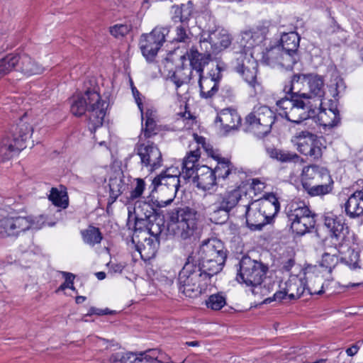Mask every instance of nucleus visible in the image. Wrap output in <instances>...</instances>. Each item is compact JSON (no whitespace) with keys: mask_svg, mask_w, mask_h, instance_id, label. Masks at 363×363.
Wrapping results in <instances>:
<instances>
[{"mask_svg":"<svg viewBox=\"0 0 363 363\" xmlns=\"http://www.w3.org/2000/svg\"><path fill=\"white\" fill-rule=\"evenodd\" d=\"M223 243L211 238L202 242L198 254L188 256L178 277L179 291L189 298L198 297L211 285L213 277L224 266L227 254Z\"/></svg>","mask_w":363,"mask_h":363,"instance_id":"obj_1","label":"nucleus"},{"mask_svg":"<svg viewBox=\"0 0 363 363\" xmlns=\"http://www.w3.org/2000/svg\"><path fill=\"white\" fill-rule=\"evenodd\" d=\"M242 208L245 211L247 226L252 230H260L269 223L279 212L280 204L274 194L252 200L249 194Z\"/></svg>","mask_w":363,"mask_h":363,"instance_id":"obj_2","label":"nucleus"},{"mask_svg":"<svg viewBox=\"0 0 363 363\" xmlns=\"http://www.w3.org/2000/svg\"><path fill=\"white\" fill-rule=\"evenodd\" d=\"M247 195L248 193L241 186L216 194L213 196V202L206 207V213L212 222L221 223L235 206L242 207L244 202L247 201Z\"/></svg>","mask_w":363,"mask_h":363,"instance_id":"obj_3","label":"nucleus"},{"mask_svg":"<svg viewBox=\"0 0 363 363\" xmlns=\"http://www.w3.org/2000/svg\"><path fill=\"white\" fill-rule=\"evenodd\" d=\"M87 110L90 128L95 130L101 126L106 116L104 103L96 91L89 89L74 98L71 104V112L76 116H82Z\"/></svg>","mask_w":363,"mask_h":363,"instance_id":"obj_4","label":"nucleus"},{"mask_svg":"<svg viewBox=\"0 0 363 363\" xmlns=\"http://www.w3.org/2000/svg\"><path fill=\"white\" fill-rule=\"evenodd\" d=\"M32 127L22 118L11 130L0 138V162L10 160L15 154L23 150L26 140L30 138Z\"/></svg>","mask_w":363,"mask_h":363,"instance_id":"obj_5","label":"nucleus"},{"mask_svg":"<svg viewBox=\"0 0 363 363\" xmlns=\"http://www.w3.org/2000/svg\"><path fill=\"white\" fill-rule=\"evenodd\" d=\"M306 84L308 87L307 100L311 101L313 104H318L319 119L323 121L324 125L334 126L340 121L337 109L322 108L323 99L325 96V84L323 77L315 74H306Z\"/></svg>","mask_w":363,"mask_h":363,"instance_id":"obj_6","label":"nucleus"},{"mask_svg":"<svg viewBox=\"0 0 363 363\" xmlns=\"http://www.w3.org/2000/svg\"><path fill=\"white\" fill-rule=\"evenodd\" d=\"M276 118V113L269 106H255L245 118V131L262 138L271 132Z\"/></svg>","mask_w":363,"mask_h":363,"instance_id":"obj_7","label":"nucleus"},{"mask_svg":"<svg viewBox=\"0 0 363 363\" xmlns=\"http://www.w3.org/2000/svg\"><path fill=\"white\" fill-rule=\"evenodd\" d=\"M169 218L174 235L182 240L193 236L197 229L198 213L189 207L173 209Z\"/></svg>","mask_w":363,"mask_h":363,"instance_id":"obj_8","label":"nucleus"},{"mask_svg":"<svg viewBox=\"0 0 363 363\" xmlns=\"http://www.w3.org/2000/svg\"><path fill=\"white\" fill-rule=\"evenodd\" d=\"M30 228H38L34 217L13 216L0 209V237H16Z\"/></svg>","mask_w":363,"mask_h":363,"instance_id":"obj_9","label":"nucleus"},{"mask_svg":"<svg viewBox=\"0 0 363 363\" xmlns=\"http://www.w3.org/2000/svg\"><path fill=\"white\" fill-rule=\"evenodd\" d=\"M257 62L252 52H240L236 57L234 65L235 71L253 90L255 94L262 91L261 83L257 80Z\"/></svg>","mask_w":363,"mask_h":363,"instance_id":"obj_10","label":"nucleus"},{"mask_svg":"<svg viewBox=\"0 0 363 363\" xmlns=\"http://www.w3.org/2000/svg\"><path fill=\"white\" fill-rule=\"evenodd\" d=\"M169 33L167 26H156L150 33L142 34L139 40L141 52L147 61L152 62L166 41Z\"/></svg>","mask_w":363,"mask_h":363,"instance_id":"obj_11","label":"nucleus"},{"mask_svg":"<svg viewBox=\"0 0 363 363\" xmlns=\"http://www.w3.org/2000/svg\"><path fill=\"white\" fill-rule=\"evenodd\" d=\"M268 268L262 262L243 257L240 262V270L237 279L247 286L260 285L266 277Z\"/></svg>","mask_w":363,"mask_h":363,"instance_id":"obj_12","label":"nucleus"},{"mask_svg":"<svg viewBox=\"0 0 363 363\" xmlns=\"http://www.w3.org/2000/svg\"><path fill=\"white\" fill-rule=\"evenodd\" d=\"M323 223L329 233V238L325 240L328 242L337 247L346 245L349 228L342 217L327 212L323 215Z\"/></svg>","mask_w":363,"mask_h":363,"instance_id":"obj_13","label":"nucleus"},{"mask_svg":"<svg viewBox=\"0 0 363 363\" xmlns=\"http://www.w3.org/2000/svg\"><path fill=\"white\" fill-rule=\"evenodd\" d=\"M137 155L140 157V164L146 167L149 171H154L162 166V157L160 149L153 143L143 141V138H139L135 147Z\"/></svg>","mask_w":363,"mask_h":363,"instance_id":"obj_14","label":"nucleus"},{"mask_svg":"<svg viewBox=\"0 0 363 363\" xmlns=\"http://www.w3.org/2000/svg\"><path fill=\"white\" fill-rule=\"evenodd\" d=\"M308 98V95L306 94L298 96V100L285 118L298 124L304 120L315 117L316 115L319 116L318 104H313L311 101L307 100Z\"/></svg>","mask_w":363,"mask_h":363,"instance_id":"obj_15","label":"nucleus"},{"mask_svg":"<svg viewBox=\"0 0 363 363\" xmlns=\"http://www.w3.org/2000/svg\"><path fill=\"white\" fill-rule=\"evenodd\" d=\"M180 174V172L177 169L170 167L152 180V184L155 189L161 186L162 190H163L164 188H166L171 194V198L166 201L158 202L157 206L159 207H164L172 202L180 186V181L178 177V174Z\"/></svg>","mask_w":363,"mask_h":363,"instance_id":"obj_16","label":"nucleus"},{"mask_svg":"<svg viewBox=\"0 0 363 363\" xmlns=\"http://www.w3.org/2000/svg\"><path fill=\"white\" fill-rule=\"evenodd\" d=\"M269 26V21H263L252 28L244 31L240 40V45L243 49L240 52H252L251 50L253 48L260 45L266 40Z\"/></svg>","mask_w":363,"mask_h":363,"instance_id":"obj_17","label":"nucleus"},{"mask_svg":"<svg viewBox=\"0 0 363 363\" xmlns=\"http://www.w3.org/2000/svg\"><path fill=\"white\" fill-rule=\"evenodd\" d=\"M156 228L157 230L151 233L150 231L143 232L142 237L138 238L134 242L136 243V250L145 261L154 258L159 248V235L161 230L158 225H156Z\"/></svg>","mask_w":363,"mask_h":363,"instance_id":"obj_18","label":"nucleus"},{"mask_svg":"<svg viewBox=\"0 0 363 363\" xmlns=\"http://www.w3.org/2000/svg\"><path fill=\"white\" fill-rule=\"evenodd\" d=\"M305 280L296 275H291L285 281H281L279 290L274 295L275 301H281L286 296L289 299H296L301 297L306 289Z\"/></svg>","mask_w":363,"mask_h":363,"instance_id":"obj_19","label":"nucleus"},{"mask_svg":"<svg viewBox=\"0 0 363 363\" xmlns=\"http://www.w3.org/2000/svg\"><path fill=\"white\" fill-rule=\"evenodd\" d=\"M262 61L271 67H281L286 69H292L297 62L278 44L266 49L263 52Z\"/></svg>","mask_w":363,"mask_h":363,"instance_id":"obj_20","label":"nucleus"},{"mask_svg":"<svg viewBox=\"0 0 363 363\" xmlns=\"http://www.w3.org/2000/svg\"><path fill=\"white\" fill-rule=\"evenodd\" d=\"M194 182L196 186L203 191L213 189L216 185V176L213 169L208 166L202 165L196 168L194 177Z\"/></svg>","mask_w":363,"mask_h":363,"instance_id":"obj_21","label":"nucleus"},{"mask_svg":"<svg viewBox=\"0 0 363 363\" xmlns=\"http://www.w3.org/2000/svg\"><path fill=\"white\" fill-rule=\"evenodd\" d=\"M344 246H335L333 245L327 240L325 241V252L322 255L321 259L320 261V265L331 272L333 269L337 264L340 258L339 255L342 254L344 252L342 248Z\"/></svg>","mask_w":363,"mask_h":363,"instance_id":"obj_22","label":"nucleus"},{"mask_svg":"<svg viewBox=\"0 0 363 363\" xmlns=\"http://www.w3.org/2000/svg\"><path fill=\"white\" fill-rule=\"evenodd\" d=\"M108 203L111 204L125 190L126 183L124 181L123 172L119 169L113 172L109 178Z\"/></svg>","mask_w":363,"mask_h":363,"instance_id":"obj_23","label":"nucleus"},{"mask_svg":"<svg viewBox=\"0 0 363 363\" xmlns=\"http://www.w3.org/2000/svg\"><path fill=\"white\" fill-rule=\"evenodd\" d=\"M300 36L296 32L284 33L281 35L278 44L287 54L298 62L299 57L298 48L299 47Z\"/></svg>","mask_w":363,"mask_h":363,"instance_id":"obj_24","label":"nucleus"},{"mask_svg":"<svg viewBox=\"0 0 363 363\" xmlns=\"http://www.w3.org/2000/svg\"><path fill=\"white\" fill-rule=\"evenodd\" d=\"M215 122L220 123L223 128L228 132L238 128L241 123V118L235 110L225 108L218 114Z\"/></svg>","mask_w":363,"mask_h":363,"instance_id":"obj_25","label":"nucleus"},{"mask_svg":"<svg viewBox=\"0 0 363 363\" xmlns=\"http://www.w3.org/2000/svg\"><path fill=\"white\" fill-rule=\"evenodd\" d=\"M303 186L307 182L314 180L315 183L321 181H331V176L327 169L317 165H309L303 169L301 174Z\"/></svg>","mask_w":363,"mask_h":363,"instance_id":"obj_26","label":"nucleus"},{"mask_svg":"<svg viewBox=\"0 0 363 363\" xmlns=\"http://www.w3.org/2000/svg\"><path fill=\"white\" fill-rule=\"evenodd\" d=\"M18 62L16 71L21 72L26 76L40 74L43 72L44 67L27 55H18Z\"/></svg>","mask_w":363,"mask_h":363,"instance_id":"obj_27","label":"nucleus"},{"mask_svg":"<svg viewBox=\"0 0 363 363\" xmlns=\"http://www.w3.org/2000/svg\"><path fill=\"white\" fill-rule=\"evenodd\" d=\"M187 55L190 62L188 66L192 67V71L194 70L199 77H201L205 65L208 63L210 59L208 48H206L205 53H201L197 50L191 48Z\"/></svg>","mask_w":363,"mask_h":363,"instance_id":"obj_28","label":"nucleus"},{"mask_svg":"<svg viewBox=\"0 0 363 363\" xmlns=\"http://www.w3.org/2000/svg\"><path fill=\"white\" fill-rule=\"evenodd\" d=\"M345 212L350 218L363 215V189L354 192L345 204Z\"/></svg>","mask_w":363,"mask_h":363,"instance_id":"obj_29","label":"nucleus"},{"mask_svg":"<svg viewBox=\"0 0 363 363\" xmlns=\"http://www.w3.org/2000/svg\"><path fill=\"white\" fill-rule=\"evenodd\" d=\"M211 47L215 51L227 48L231 43V37L228 31L223 28H218L208 34Z\"/></svg>","mask_w":363,"mask_h":363,"instance_id":"obj_30","label":"nucleus"},{"mask_svg":"<svg viewBox=\"0 0 363 363\" xmlns=\"http://www.w3.org/2000/svg\"><path fill=\"white\" fill-rule=\"evenodd\" d=\"M220 77H199V85L200 88V96L203 99L212 98L218 90V81Z\"/></svg>","mask_w":363,"mask_h":363,"instance_id":"obj_31","label":"nucleus"},{"mask_svg":"<svg viewBox=\"0 0 363 363\" xmlns=\"http://www.w3.org/2000/svg\"><path fill=\"white\" fill-rule=\"evenodd\" d=\"M200 156V147H198L196 150H191L184 157L182 162V174L185 179H189L194 177L196 172V168L199 167L198 165H196V163L198 162Z\"/></svg>","mask_w":363,"mask_h":363,"instance_id":"obj_32","label":"nucleus"},{"mask_svg":"<svg viewBox=\"0 0 363 363\" xmlns=\"http://www.w3.org/2000/svg\"><path fill=\"white\" fill-rule=\"evenodd\" d=\"M266 151L270 158L276 160L280 162H303V158H301L298 154L294 152L277 149L275 147H267Z\"/></svg>","mask_w":363,"mask_h":363,"instance_id":"obj_33","label":"nucleus"},{"mask_svg":"<svg viewBox=\"0 0 363 363\" xmlns=\"http://www.w3.org/2000/svg\"><path fill=\"white\" fill-rule=\"evenodd\" d=\"M289 221H294L303 217H314L309 208L304 202H292L286 208Z\"/></svg>","mask_w":363,"mask_h":363,"instance_id":"obj_34","label":"nucleus"},{"mask_svg":"<svg viewBox=\"0 0 363 363\" xmlns=\"http://www.w3.org/2000/svg\"><path fill=\"white\" fill-rule=\"evenodd\" d=\"M193 10V4L190 1L187 4L181 6L174 5L170 11L171 19L174 23H189Z\"/></svg>","mask_w":363,"mask_h":363,"instance_id":"obj_35","label":"nucleus"},{"mask_svg":"<svg viewBox=\"0 0 363 363\" xmlns=\"http://www.w3.org/2000/svg\"><path fill=\"white\" fill-rule=\"evenodd\" d=\"M316 135L308 130L298 131L293 136L291 142L296 146V150L303 154L306 149L308 150L309 144L315 140Z\"/></svg>","mask_w":363,"mask_h":363,"instance_id":"obj_36","label":"nucleus"},{"mask_svg":"<svg viewBox=\"0 0 363 363\" xmlns=\"http://www.w3.org/2000/svg\"><path fill=\"white\" fill-rule=\"evenodd\" d=\"M304 83H306V74H294L289 84H286L284 87V91L286 94H292L294 96L303 95L301 92Z\"/></svg>","mask_w":363,"mask_h":363,"instance_id":"obj_37","label":"nucleus"},{"mask_svg":"<svg viewBox=\"0 0 363 363\" xmlns=\"http://www.w3.org/2000/svg\"><path fill=\"white\" fill-rule=\"evenodd\" d=\"M192 73V67H189L188 65L183 64L176 69L171 77V80L176 85L177 88H179L182 84L189 82Z\"/></svg>","mask_w":363,"mask_h":363,"instance_id":"obj_38","label":"nucleus"},{"mask_svg":"<svg viewBox=\"0 0 363 363\" xmlns=\"http://www.w3.org/2000/svg\"><path fill=\"white\" fill-rule=\"evenodd\" d=\"M83 242L90 246L101 243L103 235L99 228L89 225L86 229L81 230Z\"/></svg>","mask_w":363,"mask_h":363,"instance_id":"obj_39","label":"nucleus"},{"mask_svg":"<svg viewBox=\"0 0 363 363\" xmlns=\"http://www.w3.org/2000/svg\"><path fill=\"white\" fill-rule=\"evenodd\" d=\"M134 215L140 220H143V218L152 220V218H155V209L149 202L138 201L135 203Z\"/></svg>","mask_w":363,"mask_h":363,"instance_id":"obj_40","label":"nucleus"},{"mask_svg":"<svg viewBox=\"0 0 363 363\" xmlns=\"http://www.w3.org/2000/svg\"><path fill=\"white\" fill-rule=\"evenodd\" d=\"M289 222L292 231L298 235L306 234L311 228L314 227L315 223L314 217H303V218Z\"/></svg>","mask_w":363,"mask_h":363,"instance_id":"obj_41","label":"nucleus"},{"mask_svg":"<svg viewBox=\"0 0 363 363\" xmlns=\"http://www.w3.org/2000/svg\"><path fill=\"white\" fill-rule=\"evenodd\" d=\"M152 220H147L143 218V220H140L139 217L135 216L134 233L132 238L133 242H135L138 238L142 237L143 232L150 231V233L154 232L153 228L156 225L152 223Z\"/></svg>","mask_w":363,"mask_h":363,"instance_id":"obj_42","label":"nucleus"},{"mask_svg":"<svg viewBox=\"0 0 363 363\" xmlns=\"http://www.w3.org/2000/svg\"><path fill=\"white\" fill-rule=\"evenodd\" d=\"M213 157L217 161V165L213 169L215 172L216 178L226 179L228 174L233 167L231 162L225 157H223L218 155L213 156Z\"/></svg>","mask_w":363,"mask_h":363,"instance_id":"obj_43","label":"nucleus"},{"mask_svg":"<svg viewBox=\"0 0 363 363\" xmlns=\"http://www.w3.org/2000/svg\"><path fill=\"white\" fill-rule=\"evenodd\" d=\"M325 148L318 137L309 144L308 150L306 149L302 155L307 157L308 160L313 162L318 161L323 156V149Z\"/></svg>","mask_w":363,"mask_h":363,"instance_id":"obj_44","label":"nucleus"},{"mask_svg":"<svg viewBox=\"0 0 363 363\" xmlns=\"http://www.w3.org/2000/svg\"><path fill=\"white\" fill-rule=\"evenodd\" d=\"M325 148L318 137L309 144L308 150L306 149L302 155L307 157L308 160L313 162L318 161L323 156V149Z\"/></svg>","mask_w":363,"mask_h":363,"instance_id":"obj_45","label":"nucleus"},{"mask_svg":"<svg viewBox=\"0 0 363 363\" xmlns=\"http://www.w3.org/2000/svg\"><path fill=\"white\" fill-rule=\"evenodd\" d=\"M333 181H321L315 183V185L306 187L308 194L312 196H324L330 193L333 190Z\"/></svg>","mask_w":363,"mask_h":363,"instance_id":"obj_46","label":"nucleus"},{"mask_svg":"<svg viewBox=\"0 0 363 363\" xmlns=\"http://www.w3.org/2000/svg\"><path fill=\"white\" fill-rule=\"evenodd\" d=\"M18 55L9 54L0 60V78L18 67Z\"/></svg>","mask_w":363,"mask_h":363,"instance_id":"obj_47","label":"nucleus"},{"mask_svg":"<svg viewBox=\"0 0 363 363\" xmlns=\"http://www.w3.org/2000/svg\"><path fill=\"white\" fill-rule=\"evenodd\" d=\"M290 95V99L285 96L278 100L276 103V105L278 107V111H279V115L284 118L288 114L289 111L291 110V108L294 107L296 100H298V96H294L292 94Z\"/></svg>","mask_w":363,"mask_h":363,"instance_id":"obj_48","label":"nucleus"},{"mask_svg":"<svg viewBox=\"0 0 363 363\" xmlns=\"http://www.w3.org/2000/svg\"><path fill=\"white\" fill-rule=\"evenodd\" d=\"M49 199L57 206L65 208L68 206V197L67 193L62 191H58L52 188L50 191Z\"/></svg>","mask_w":363,"mask_h":363,"instance_id":"obj_49","label":"nucleus"},{"mask_svg":"<svg viewBox=\"0 0 363 363\" xmlns=\"http://www.w3.org/2000/svg\"><path fill=\"white\" fill-rule=\"evenodd\" d=\"M110 363H140L137 354L133 352H117L110 357Z\"/></svg>","mask_w":363,"mask_h":363,"instance_id":"obj_50","label":"nucleus"},{"mask_svg":"<svg viewBox=\"0 0 363 363\" xmlns=\"http://www.w3.org/2000/svg\"><path fill=\"white\" fill-rule=\"evenodd\" d=\"M225 304L226 298L222 293L211 295L206 301V306L214 311L221 309Z\"/></svg>","mask_w":363,"mask_h":363,"instance_id":"obj_51","label":"nucleus"},{"mask_svg":"<svg viewBox=\"0 0 363 363\" xmlns=\"http://www.w3.org/2000/svg\"><path fill=\"white\" fill-rule=\"evenodd\" d=\"M345 246L347 247L348 257H341L340 260L349 266L350 269H354L359 267L358 264L359 257L358 252L350 248L347 242H346L344 247Z\"/></svg>","mask_w":363,"mask_h":363,"instance_id":"obj_52","label":"nucleus"},{"mask_svg":"<svg viewBox=\"0 0 363 363\" xmlns=\"http://www.w3.org/2000/svg\"><path fill=\"white\" fill-rule=\"evenodd\" d=\"M132 29L130 23H117L109 28V32L111 35L116 38H122L125 37Z\"/></svg>","mask_w":363,"mask_h":363,"instance_id":"obj_53","label":"nucleus"},{"mask_svg":"<svg viewBox=\"0 0 363 363\" xmlns=\"http://www.w3.org/2000/svg\"><path fill=\"white\" fill-rule=\"evenodd\" d=\"M176 35L174 40L177 42L186 43L190 40V30L189 23H180L175 28Z\"/></svg>","mask_w":363,"mask_h":363,"instance_id":"obj_54","label":"nucleus"},{"mask_svg":"<svg viewBox=\"0 0 363 363\" xmlns=\"http://www.w3.org/2000/svg\"><path fill=\"white\" fill-rule=\"evenodd\" d=\"M245 173L242 170L238 169L234 165L231 170L230 171L226 179H228L230 183L235 184V186H240V184L242 183L243 179L245 178Z\"/></svg>","mask_w":363,"mask_h":363,"instance_id":"obj_55","label":"nucleus"},{"mask_svg":"<svg viewBox=\"0 0 363 363\" xmlns=\"http://www.w3.org/2000/svg\"><path fill=\"white\" fill-rule=\"evenodd\" d=\"M157 134V125L154 118L145 120V127L143 128V134L139 137L143 139H147Z\"/></svg>","mask_w":363,"mask_h":363,"instance_id":"obj_56","label":"nucleus"},{"mask_svg":"<svg viewBox=\"0 0 363 363\" xmlns=\"http://www.w3.org/2000/svg\"><path fill=\"white\" fill-rule=\"evenodd\" d=\"M135 182V186L130 191V198L133 199L140 197L145 189V183L143 179L137 178Z\"/></svg>","mask_w":363,"mask_h":363,"instance_id":"obj_57","label":"nucleus"},{"mask_svg":"<svg viewBox=\"0 0 363 363\" xmlns=\"http://www.w3.org/2000/svg\"><path fill=\"white\" fill-rule=\"evenodd\" d=\"M335 33L340 34L342 36V39H345V31L340 28V27L335 23H330L325 30L323 33L325 35H332Z\"/></svg>","mask_w":363,"mask_h":363,"instance_id":"obj_58","label":"nucleus"},{"mask_svg":"<svg viewBox=\"0 0 363 363\" xmlns=\"http://www.w3.org/2000/svg\"><path fill=\"white\" fill-rule=\"evenodd\" d=\"M65 281L60 286V289L62 290H64L65 289H71L72 290L74 289V276L72 273L69 272H64L63 273Z\"/></svg>","mask_w":363,"mask_h":363,"instance_id":"obj_59","label":"nucleus"},{"mask_svg":"<svg viewBox=\"0 0 363 363\" xmlns=\"http://www.w3.org/2000/svg\"><path fill=\"white\" fill-rule=\"evenodd\" d=\"M311 294L320 295L325 292L324 286L318 285L313 281V283H311L306 288Z\"/></svg>","mask_w":363,"mask_h":363,"instance_id":"obj_60","label":"nucleus"},{"mask_svg":"<svg viewBox=\"0 0 363 363\" xmlns=\"http://www.w3.org/2000/svg\"><path fill=\"white\" fill-rule=\"evenodd\" d=\"M251 190L254 191L255 194L262 192L265 188L264 182L259 179H253L251 183Z\"/></svg>","mask_w":363,"mask_h":363,"instance_id":"obj_61","label":"nucleus"},{"mask_svg":"<svg viewBox=\"0 0 363 363\" xmlns=\"http://www.w3.org/2000/svg\"><path fill=\"white\" fill-rule=\"evenodd\" d=\"M200 47L201 50L203 51V53H205L206 48H208V50L210 52V55H211V52H216L214 50V47H211V44L210 43V40L208 37L207 38L202 37L200 40Z\"/></svg>","mask_w":363,"mask_h":363,"instance_id":"obj_62","label":"nucleus"},{"mask_svg":"<svg viewBox=\"0 0 363 363\" xmlns=\"http://www.w3.org/2000/svg\"><path fill=\"white\" fill-rule=\"evenodd\" d=\"M109 272L121 273L124 269V265L121 263L110 262L108 264Z\"/></svg>","mask_w":363,"mask_h":363,"instance_id":"obj_63","label":"nucleus"},{"mask_svg":"<svg viewBox=\"0 0 363 363\" xmlns=\"http://www.w3.org/2000/svg\"><path fill=\"white\" fill-rule=\"evenodd\" d=\"M136 354H137L138 359L140 360V363H151L152 361H154L150 357V354L147 352V350H146L145 352H140Z\"/></svg>","mask_w":363,"mask_h":363,"instance_id":"obj_64","label":"nucleus"}]
</instances>
